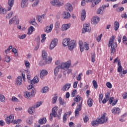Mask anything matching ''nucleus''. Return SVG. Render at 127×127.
<instances>
[{"label":"nucleus","instance_id":"obj_52","mask_svg":"<svg viewBox=\"0 0 127 127\" xmlns=\"http://www.w3.org/2000/svg\"><path fill=\"white\" fill-rule=\"evenodd\" d=\"M25 37H26V35H25V34H23L21 36L18 35V38H19V39H24V38H25Z\"/></svg>","mask_w":127,"mask_h":127},{"label":"nucleus","instance_id":"obj_8","mask_svg":"<svg viewBox=\"0 0 127 127\" xmlns=\"http://www.w3.org/2000/svg\"><path fill=\"white\" fill-rule=\"evenodd\" d=\"M68 47L69 50L70 51H72L75 47H76V41L75 40H71L69 44L68 43V45H67Z\"/></svg>","mask_w":127,"mask_h":127},{"label":"nucleus","instance_id":"obj_36","mask_svg":"<svg viewBox=\"0 0 127 127\" xmlns=\"http://www.w3.org/2000/svg\"><path fill=\"white\" fill-rule=\"evenodd\" d=\"M42 17L43 18H44V14L41 16H38V21L39 22H40V23H42Z\"/></svg>","mask_w":127,"mask_h":127},{"label":"nucleus","instance_id":"obj_55","mask_svg":"<svg viewBox=\"0 0 127 127\" xmlns=\"http://www.w3.org/2000/svg\"><path fill=\"white\" fill-rule=\"evenodd\" d=\"M64 123H65L66 121H67V114L65 113L63 116Z\"/></svg>","mask_w":127,"mask_h":127},{"label":"nucleus","instance_id":"obj_42","mask_svg":"<svg viewBox=\"0 0 127 127\" xmlns=\"http://www.w3.org/2000/svg\"><path fill=\"white\" fill-rule=\"evenodd\" d=\"M12 14H13V11H10L6 16V18H7L8 19H9V18H10V17H11V16H12Z\"/></svg>","mask_w":127,"mask_h":127},{"label":"nucleus","instance_id":"obj_19","mask_svg":"<svg viewBox=\"0 0 127 127\" xmlns=\"http://www.w3.org/2000/svg\"><path fill=\"white\" fill-rule=\"evenodd\" d=\"M48 74V72L47 71V70L45 69H43L40 73V78L41 79H43V77H44V76H46V75H47Z\"/></svg>","mask_w":127,"mask_h":127},{"label":"nucleus","instance_id":"obj_58","mask_svg":"<svg viewBox=\"0 0 127 127\" xmlns=\"http://www.w3.org/2000/svg\"><path fill=\"white\" fill-rule=\"evenodd\" d=\"M84 49L85 50H89V44L86 42L84 43Z\"/></svg>","mask_w":127,"mask_h":127},{"label":"nucleus","instance_id":"obj_28","mask_svg":"<svg viewBox=\"0 0 127 127\" xmlns=\"http://www.w3.org/2000/svg\"><path fill=\"white\" fill-rule=\"evenodd\" d=\"M56 6H62L64 5V2L63 1L57 0Z\"/></svg>","mask_w":127,"mask_h":127},{"label":"nucleus","instance_id":"obj_15","mask_svg":"<svg viewBox=\"0 0 127 127\" xmlns=\"http://www.w3.org/2000/svg\"><path fill=\"white\" fill-rule=\"evenodd\" d=\"M112 113L114 115H119L121 113V109L119 107H114L112 110Z\"/></svg>","mask_w":127,"mask_h":127},{"label":"nucleus","instance_id":"obj_54","mask_svg":"<svg viewBox=\"0 0 127 127\" xmlns=\"http://www.w3.org/2000/svg\"><path fill=\"white\" fill-rule=\"evenodd\" d=\"M103 98H104V94L103 93H101L99 95V102L101 103V102L103 101Z\"/></svg>","mask_w":127,"mask_h":127},{"label":"nucleus","instance_id":"obj_20","mask_svg":"<svg viewBox=\"0 0 127 127\" xmlns=\"http://www.w3.org/2000/svg\"><path fill=\"white\" fill-rule=\"evenodd\" d=\"M71 87V84L70 83H66L65 84L64 86H63V88H62V90L63 91V92L65 91H68L69 89H70V87Z\"/></svg>","mask_w":127,"mask_h":127},{"label":"nucleus","instance_id":"obj_3","mask_svg":"<svg viewBox=\"0 0 127 127\" xmlns=\"http://www.w3.org/2000/svg\"><path fill=\"white\" fill-rule=\"evenodd\" d=\"M70 66H71V61H68L65 63H62L61 65H60V67L61 69L65 70L66 71L70 68Z\"/></svg>","mask_w":127,"mask_h":127},{"label":"nucleus","instance_id":"obj_18","mask_svg":"<svg viewBox=\"0 0 127 127\" xmlns=\"http://www.w3.org/2000/svg\"><path fill=\"white\" fill-rule=\"evenodd\" d=\"M21 84H22V77L20 76H18L16 79V85H17V86H20Z\"/></svg>","mask_w":127,"mask_h":127},{"label":"nucleus","instance_id":"obj_59","mask_svg":"<svg viewBox=\"0 0 127 127\" xmlns=\"http://www.w3.org/2000/svg\"><path fill=\"white\" fill-rule=\"evenodd\" d=\"M77 93V90L76 89H74L71 93V97H75L76 96V94Z\"/></svg>","mask_w":127,"mask_h":127},{"label":"nucleus","instance_id":"obj_29","mask_svg":"<svg viewBox=\"0 0 127 127\" xmlns=\"http://www.w3.org/2000/svg\"><path fill=\"white\" fill-rule=\"evenodd\" d=\"M47 122L46 118H43V119H41L39 120V124L40 125H44V124H46Z\"/></svg>","mask_w":127,"mask_h":127},{"label":"nucleus","instance_id":"obj_60","mask_svg":"<svg viewBox=\"0 0 127 127\" xmlns=\"http://www.w3.org/2000/svg\"><path fill=\"white\" fill-rule=\"evenodd\" d=\"M35 41H36L37 44H39L40 43V38L39 36L37 37V38L35 39Z\"/></svg>","mask_w":127,"mask_h":127},{"label":"nucleus","instance_id":"obj_43","mask_svg":"<svg viewBox=\"0 0 127 127\" xmlns=\"http://www.w3.org/2000/svg\"><path fill=\"white\" fill-rule=\"evenodd\" d=\"M11 101L12 102H13V103H17V102H19L18 99L16 98L15 96L12 97Z\"/></svg>","mask_w":127,"mask_h":127},{"label":"nucleus","instance_id":"obj_64","mask_svg":"<svg viewBox=\"0 0 127 127\" xmlns=\"http://www.w3.org/2000/svg\"><path fill=\"white\" fill-rule=\"evenodd\" d=\"M57 2V0H53L50 2V3H51L52 5H56Z\"/></svg>","mask_w":127,"mask_h":127},{"label":"nucleus","instance_id":"obj_5","mask_svg":"<svg viewBox=\"0 0 127 127\" xmlns=\"http://www.w3.org/2000/svg\"><path fill=\"white\" fill-rule=\"evenodd\" d=\"M82 104H83V100L81 101L79 104H77V108L75 110V118H78V116H80V112H81V110H82Z\"/></svg>","mask_w":127,"mask_h":127},{"label":"nucleus","instance_id":"obj_1","mask_svg":"<svg viewBox=\"0 0 127 127\" xmlns=\"http://www.w3.org/2000/svg\"><path fill=\"white\" fill-rule=\"evenodd\" d=\"M106 116H107V113H104L100 118L93 121L91 123L92 126L95 127V126H98L99 124H106L108 122V117H106Z\"/></svg>","mask_w":127,"mask_h":127},{"label":"nucleus","instance_id":"obj_48","mask_svg":"<svg viewBox=\"0 0 127 127\" xmlns=\"http://www.w3.org/2000/svg\"><path fill=\"white\" fill-rule=\"evenodd\" d=\"M38 3H39V0H35V1L32 4V6H37V4H38Z\"/></svg>","mask_w":127,"mask_h":127},{"label":"nucleus","instance_id":"obj_17","mask_svg":"<svg viewBox=\"0 0 127 127\" xmlns=\"http://www.w3.org/2000/svg\"><path fill=\"white\" fill-rule=\"evenodd\" d=\"M87 2H94V3H92V6L94 7L96 4L99 3L101 0H86Z\"/></svg>","mask_w":127,"mask_h":127},{"label":"nucleus","instance_id":"obj_25","mask_svg":"<svg viewBox=\"0 0 127 127\" xmlns=\"http://www.w3.org/2000/svg\"><path fill=\"white\" fill-rule=\"evenodd\" d=\"M35 109V105H33L32 107H30L29 109L28 110V113L30 114V115H32L33 114V111Z\"/></svg>","mask_w":127,"mask_h":127},{"label":"nucleus","instance_id":"obj_61","mask_svg":"<svg viewBox=\"0 0 127 127\" xmlns=\"http://www.w3.org/2000/svg\"><path fill=\"white\" fill-rule=\"evenodd\" d=\"M118 72L119 73H121V72H123V66H118Z\"/></svg>","mask_w":127,"mask_h":127},{"label":"nucleus","instance_id":"obj_21","mask_svg":"<svg viewBox=\"0 0 127 127\" xmlns=\"http://www.w3.org/2000/svg\"><path fill=\"white\" fill-rule=\"evenodd\" d=\"M69 42H70V38L64 39L63 41V46H64V47H66V46H68V45H69Z\"/></svg>","mask_w":127,"mask_h":127},{"label":"nucleus","instance_id":"obj_27","mask_svg":"<svg viewBox=\"0 0 127 127\" xmlns=\"http://www.w3.org/2000/svg\"><path fill=\"white\" fill-rule=\"evenodd\" d=\"M85 18H86V11L85 9L82 10L81 12V20H85Z\"/></svg>","mask_w":127,"mask_h":127},{"label":"nucleus","instance_id":"obj_51","mask_svg":"<svg viewBox=\"0 0 127 127\" xmlns=\"http://www.w3.org/2000/svg\"><path fill=\"white\" fill-rule=\"evenodd\" d=\"M4 100H5L4 96L3 95H2V94H0V102H4Z\"/></svg>","mask_w":127,"mask_h":127},{"label":"nucleus","instance_id":"obj_49","mask_svg":"<svg viewBox=\"0 0 127 127\" xmlns=\"http://www.w3.org/2000/svg\"><path fill=\"white\" fill-rule=\"evenodd\" d=\"M35 93H36V90H35V88H33V89H32L31 96L34 97V96H35Z\"/></svg>","mask_w":127,"mask_h":127},{"label":"nucleus","instance_id":"obj_13","mask_svg":"<svg viewBox=\"0 0 127 127\" xmlns=\"http://www.w3.org/2000/svg\"><path fill=\"white\" fill-rule=\"evenodd\" d=\"M13 3H14V0H8V6L7 8V10L8 11L11 10V7H12V6L13 5Z\"/></svg>","mask_w":127,"mask_h":127},{"label":"nucleus","instance_id":"obj_22","mask_svg":"<svg viewBox=\"0 0 127 127\" xmlns=\"http://www.w3.org/2000/svg\"><path fill=\"white\" fill-rule=\"evenodd\" d=\"M28 4V0H22L21 6L22 8L26 7Z\"/></svg>","mask_w":127,"mask_h":127},{"label":"nucleus","instance_id":"obj_40","mask_svg":"<svg viewBox=\"0 0 127 127\" xmlns=\"http://www.w3.org/2000/svg\"><path fill=\"white\" fill-rule=\"evenodd\" d=\"M49 90V88L47 86L44 87L42 89L43 93H47Z\"/></svg>","mask_w":127,"mask_h":127},{"label":"nucleus","instance_id":"obj_50","mask_svg":"<svg viewBox=\"0 0 127 127\" xmlns=\"http://www.w3.org/2000/svg\"><path fill=\"white\" fill-rule=\"evenodd\" d=\"M102 36H103V35L101 34L96 38V40L97 42H100V41H101V39H102Z\"/></svg>","mask_w":127,"mask_h":127},{"label":"nucleus","instance_id":"obj_12","mask_svg":"<svg viewBox=\"0 0 127 127\" xmlns=\"http://www.w3.org/2000/svg\"><path fill=\"white\" fill-rule=\"evenodd\" d=\"M64 8L66 11H72L73 10V6L70 3H67L64 5Z\"/></svg>","mask_w":127,"mask_h":127},{"label":"nucleus","instance_id":"obj_11","mask_svg":"<svg viewBox=\"0 0 127 127\" xmlns=\"http://www.w3.org/2000/svg\"><path fill=\"white\" fill-rule=\"evenodd\" d=\"M71 17V14L68 11H64L63 13V18L64 19H69Z\"/></svg>","mask_w":127,"mask_h":127},{"label":"nucleus","instance_id":"obj_10","mask_svg":"<svg viewBox=\"0 0 127 127\" xmlns=\"http://www.w3.org/2000/svg\"><path fill=\"white\" fill-rule=\"evenodd\" d=\"M91 32V27L89 26V24H84L83 25V30H82V33H85V32Z\"/></svg>","mask_w":127,"mask_h":127},{"label":"nucleus","instance_id":"obj_14","mask_svg":"<svg viewBox=\"0 0 127 127\" xmlns=\"http://www.w3.org/2000/svg\"><path fill=\"white\" fill-rule=\"evenodd\" d=\"M100 21V17L94 16L91 19L92 24H97Z\"/></svg>","mask_w":127,"mask_h":127},{"label":"nucleus","instance_id":"obj_31","mask_svg":"<svg viewBox=\"0 0 127 127\" xmlns=\"http://www.w3.org/2000/svg\"><path fill=\"white\" fill-rule=\"evenodd\" d=\"M59 104L62 106H64V107L66 106V104L64 103V101L62 100V97H59Z\"/></svg>","mask_w":127,"mask_h":127},{"label":"nucleus","instance_id":"obj_9","mask_svg":"<svg viewBox=\"0 0 127 127\" xmlns=\"http://www.w3.org/2000/svg\"><path fill=\"white\" fill-rule=\"evenodd\" d=\"M108 6L109 4L107 6L103 5L97 9V13L98 14H103V13H104V11H105V8H106V7H108Z\"/></svg>","mask_w":127,"mask_h":127},{"label":"nucleus","instance_id":"obj_46","mask_svg":"<svg viewBox=\"0 0 127 127\" xmlns=\"http://www.w3.org/2000/svg\"><path fill=\"white\" fill-rule=\"evenodd\" d=\"M30 65V64L29 63V62L25 61V65L26 67V68L27 69V70H28V69H29Z\"/></svg>","mask_w":127,"mask_h":127},{"label":"nucleus","instance_id":"obj_53","mask_svg":"<svg viewBox=\"0 0 127 127\" xmlns=\"http://www.w3.org/2000/svg\"><path fill=\"white\" fill-rule=\"evenodd\" d=\"M87 2H88V1H87V0H82L81 3L82 6H85Z\"/></svg>","mask_w":127,"mask_h":127},{"label":"nucleus","instance_id":"obj_35","mask_svg":"<svg viewBox=\"0 0 127 127\" xmlns=\"http://www.w3.org/2000/svg\"><path fill=\"white\" fill-rule=\"evenodd\" d=\"M87 105L88 107H92L93 106V103H92V99L91 98H88L87 101Z\"/></svg>","mask_w":127,"mask_h":127},{"label":"nucleus","instance_id":"obj_37","mask_svg":"<svg viewBox=\"0 0 127 127\" xmlns=\"http://www.w3.org/2000/svg\"><path fill=\"white\" fill-rule=\"evenodd\" d=\"M4 60L7 62V63H9V62H10V57H9L8 56H5L4 58Z\"/></svg>","mask_w":127,"mask_h":127},{"label":"nucleus","instance_id":"obj_30","mask_svg":"<svg viewBox=\"0 0 127 127\" xmlns=\"http://www.w3.org/2000/svg\"><path fill=\"white\" fill-rule=\"evenodd\" d=\"M114 29L116 31H117L119 29V27H120V23L119 22L116 21L114 23Z\"/></svg>","mask_w":127,"mask_h":127},{"label":"nucleus","instance_id":"obj_32","mask_svg":"<svg viewBox=\"0 0 127 127\" xmlns=\"http://www.w3.org/2000/svg\"><path fill=\"white\" fill-rule=\"evenodd\" d=\"M42 58L44 60H48V59H47V53L45 51H43L42 52Z\"/></svg>","mask_w":127,"mask_h":127},{"label":"nucleus","instance_id":"obj_57","mask_svg":"<svg viewBox=\"0 0 127 127\" xmlns=\"http://www.w3.org/2000/svg\"><path fill=\"white\" fill-rule=\"evenodd\" d=\"M5 121H6V124H7V125H9V124H10V122H11V120H10V119L9 117H7L5 119Z\"/></svg>","mask_w":127,"mask_h":127},{"label":"nucleus","instance_id":"obj_16","mask_svg":"<svg viewBox=\"0 0 127 127\" xmlns=\"http://www.w3.org/2000/svg\"><path fill=\"white\" fill-rule=\"evenodd\" d=\"M38 82H39V78L37 76H35L32 80L30 81V84L34 85V84H37Z\"/></svg>","mask_w":127,"mask_h":127},{"label":"nucleus","instance_id":"obj_56","mask_svg":"<svg viewBox=\"0 0 127 127\" xmlns=\"http://www.w3.org/2000/svg\"><path fill=\"white\" fill-rule=\"evenodd\" d=\"M123 43L127 45V36H124L123 38Z\"/></svg>","mask_w":127,"mask_h":127},{"label":"nucleus","instance_id":"obj_44","mask_svg":"<svg viewBox=\"0 0 127 127\" xmlns=\"http://www.w3.org/2000/svg\"><path fill=\"white\" fill-rule=\"evenodd\" d=\"M16 19V17H15V16L12 18L11 19L9 20V24H12V23H13V22H14V21H15Z\"/></svg>","mask_w":127,"mask_h":127},{"label":"nucleus","instance_id":"obj_38","mask_svg":"<svg viewBox=\"0 0 127 127\" xmlns=\"http://www.w3.org/2000/svg\"><path fill=\"white\" fill-rule=\"evenodd\" d=\"M24 96L25 98L28 99L30 97V92L27 91L25 92Z\"/></svg>","mask_w":127,"mask_h":127},{"label":"nucleus","instance_id":"obj_41","mask_svg":"<svg viewBox=\"0 0 127 127\" xmlns=\"http://www.w3.org/2000/svg\"><path fill=\"white\" fill-rule=\"evenodd\" d=\"M92 84L93 85L94 89H97L98 88V83L96 80H93Z\"/></svg>","mask_w":127,"mask_h":127},{"label":"nucleus","instance_id":"obj_26","mask_svg":"<svg viewBox=\"0 0 127 127\" xmlns=\"http://www.w3.org/2000/svg\"><path fill=\"white\" fill-rule=\"evenodd\" d=\"M60 69H61V68L60 67V65H58V66L56 67L54 69L55 76H57V75H58V72H59Z\"/></svg>","mask_w":127,"mask_h":127},{"label":"nucleus","instance_id":"obj_45","mask_svg":"<svg viewBox=\"0 0 127 127\" xmlns=\"http://www.w3.org/2000/svg\"><path fill=\"white\" fill-rule=\"evenodd\" d=\"M12 52H13V53H14V54H15V56H18V54H17V50H16L15 48H13L12 49Z\"/></svg>","mask_w":127,"mask_h":127},{"label":"nucleus","instance_id":"obj_24","mask_svg":"<svg viewBox=\"0 0 127 127\" xmlns=\"http://www.w3.org/2000/svg\"><path fill=\"white\" fill-rule=\"evenodd\" d=\"M52 28H53V24H51L50 26H47L46 29L45 30V32H47V33L51 32Z\"/></svg>","mask_w":127,"mask_h":127},{"label":"nucleus","instance_id":"obj_6","mask_svg":"<svg viewBox=\"0 0 127 127\" xmlns=\"http://www.w3.org/2000/svg\"><path fill=\"white\" fill-rule=\"evenodd\" d=\"M59 108L57 106H55L52 108V113L50 114V121H52V116L54 118H56V116H57V111Z\"/></svg>","mask_w":127,"mask_h":127},{"label":"nucleus","instance_id":"obj_2","mask_svg":"<svg viewBox=\"0 0 127 127\" xmlns=\"http://www.w3.org/2000/svg\"><path fill=\"white\" fill-rule=\"evenodd\" d=\"M114 42L115 36L113 35L110 38L108 44V47H111L110 49L111 55H113V54H114L116 52V48H117V43Z\"/></svg>","mask_w":127,"mask_h":127},{"label":"nucleus","instance_id":"obj_34","mask_svg":"<svg viewBox=\"0 0 127 127\" xmlns=\"http://www.w3.org/2000/svg\"><path fill=\"white\" fill-rule=\"evenodd\" d=\"M34 29V28L33 26H31L28 30L27 34H31L32 32H33V30Z\"/></svg>","mask_w":127,"mask_h":127},{"label":"nucleus","instance_id":"obj_23","mask_svg":"<svg viewBox=\"0 0 127 127\" xmlns=\"http://www.w3.org/2000/svg\"><path fill=\"white\" fill-rule=\"evenodd\" d=\"M70 26H71L70 24H66L63 25L62 27V30H63V31H65V30H67V29H69V28H70Z\"/></svg>","mask_w":127,"mask_h":127},{"label":"nucleus","instance_id":"obj_4","mask_svg":"<svg viewBox=\"0 0 127 127\" xmlns=\"http://www.w3.org/2000/svg\"><path fill=\"white\" fill-rule=\"evenodd\" d=\"M52 61V58L49 57L48 60H44L43 59L41 60V61L39 62V66H44V65L46 64H50Z\"/></svg>","mask_w":127,"mask_h":127},{"label":"nucleus","instance_id":"obj_39","mask_svg":"<svg viewBox=\"0 0 127 127\" xmlns=\"http://www.w3.org/2000/svg\"><path fill=\"white\" fill-rule=\"evenodd\" d=\"M95 58H96V55H95V53H92L91 54V61H92V62H93V63H94V62H95Z\"/></svg>","mask_w":127,"mask_h":127},{"label":"nucleus","instance_id":"obj_47","mask_svg":"<svg viewBox=\"0 0 127 127\" xmlns=\"http://www.w3.org/2000/svg\"><path fill=\"white\" fill-rule=\"evenodd\" d=\"M106 86L107 88H109V89H112V87H113L112 83H111L110 82H107L106 83Z\"/></svg>","mask_w":127,"mask_h":127},{"label":"nucleus","instance_id":"obj_63","mask_svg":"<svg viewBox=\"0 0 127 127\" xmlns=\"http://www.w3.org/2000/svg\"><path fill=\"white\" fill-rule=\"evenodd\" d=\"M114 99V97H111L109 100V104H113Z\"/></svg>","mask_w":127,"mask_h":127},{"label":"nucleus","instance_id":"obj_7","mask_svg":"<svg viewBox=\"0 0 127 127\" xmlns=\"http://www.w3.org/2000/svg\"><path fill=\"white\" fill-rule=\"evenodd\" d=\"M57 44H58V39H53L50 45V50H52L54 49V48L57 46Z\"/></svg>","mask_w":127,"mask_h":127},{"label":"nucleus","instance_id":"obj_33","mask_svg":"<svg viewBox=\"0 0 127 127\" xmlns=\"http://www.w3.org/2000/svg\"><path fill=\"white\" fill-rule=\"evenodd\" d=\"M82 100V97H80V95H77L76 98H74L73 99V101L74 102H76V103H77V102H80V101H81Z\"/></svg>","mask_w":127,"mask_h":127},{"label":"nucleus","instance_id":"obj_62","mask_svg":"<svg viewBox=\"0 0 127 127\" xmlns=\"http://www.w3.org/2000/svg\"><path fill=\"white\" fill-rule=\"evenodd\" d=\"M7 10H5L4 8L1 7V12L2 13V14H6V12Z\"/></svg>","mask_w":127,"mask_h":127}]
</instances>
